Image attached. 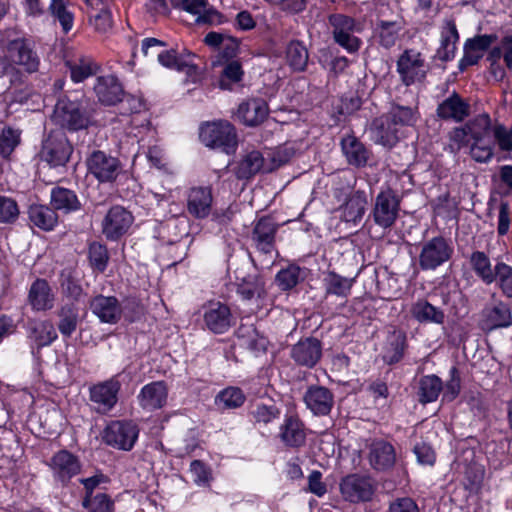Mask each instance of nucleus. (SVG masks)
I'll return each instance as SVG.
<instances>
[{
    "label": "nucleus",
    "instance_id": "obj_48",
    "mask_svg": "<svg viewBox=\"0 0 512 512\" xmlns=\"http://www.w3.org/2000/svg\"><path fill=\"white\" fill-rule=\"evenodd\" d=\"M470 147V155L477 162H487L493 156V135L483 136V139L475 138Z\"/></svg>",
    "mask_w": 512,
    "mask_h": 512
},
{
    "label": "nucleus",
    "instance_id": "obj_13",
    "mask_svg": "<svg viewBox=\"0 0 512 512\" xmlns=\"http://www.w3.org/2000/svg\"><path fill=\"white\" fill-rule=\"evenodd\" d=\"M397 72L406 86L423 80L426 69L421 54L415 50H405L397 61Z\"/></svg>",
    "mask_w": 512,
    "mask_h": 512
},
{
    "label": "nucleus",
    "instance_id": "obj_41",
    "mask_svg": "<svg viewBox=\"0 0 512 512\" xmlns=\"http://www.w3.org/2000/svg\"><path fill=\"white\" fill-rule=\"evenodd\" d=\"M402 28L401 22L398 21H379L377 33L380 45L387 49L393 47L399 39Z\"/></svg>",
    "mask_w": 512,
    "mask_h": 512
},
{
    "label": "nucleus",
    "instance_id": "obj_64",
    "mask_svg": "<svg viewBox=\"0 0 512 512\" xmlns=\"http://www.w3.org/2000/svg\"><path fill=\"white\" fill-rule=\"evenodd\" d=\"M492 135L494 143L497 142L501 150H512V126L510 130H507L504 126L497 125L493 129Z\"/></svg>",
    "mask_w": 512,
    "mask_h": 512
},
{
    "label": "nucleus",
    "instance_id": "obj_27",
    "mask_svg": "<svg viewBox=\"0 0 512 512\" xmlns=\"http://www.w3.org/2000/svg\"><path fill=\"white\" fill-rule=\"evenodd\" d=\"M9 53L11 60L23 67L28 73H34L39 67V58L29 47L25 40L17 39L10 43Z\"/></svg>",
    "mask_w": 512,
    "mask_h": 512
},
{
    "label": "nucleus",
    "instance_id": "obj_40",
    "mask_svg": "<svg viewBox=\"0 0 512 512\" xmlns=\"http://www.w3.org/2000/svg\"><path fill=\"white\" fill-rule=\"evenodd\" d=\"M275 235V226H254L251 238L259 251L268 254L275 248Z\"/></svg>",
    "mask_w": 512,
    "mask_h": 512
},
{
    "label": "nucleus",
    "instance_id": "obj_22",
    "mask_svg": "<svg viewBox=\"0 0 512 512\" xmlns=\"http://www.w3.org/2000/svg\"><path fill=\"white\" fill-rule=\"evenodd\" d=\"M368 461L377 471L391 469L396 461V452L393 445L384 440H375L369 446Z\"/></svg>",
    "mask_w": 512,
    "mask_h": 512
},
{
    "label": "nucleus",
    "instance_id": "obj_24",
    "mask_svg": "<svg viewBox=\"0 0 512 512\" xmlns=\"http://www.w3.org/2000/svg\"><path fill=\"white\" fill-rule=\"evenodd\" d=\"M279 437L288 447L298 448L306 442V432L303 422L294 415H286L280 426Z\"/></svg>",
    "mask_w": 512,
    "mask_h": 512
},
{
    "label": "nucleus",
    "instance_id": "obj_7",
    "mask_svg": "<svg viewBox=\"0 0 512 512\" xmlns=\"http://www.w3.org/2000/svg\"><path fill=\"white\" fill-rule=\"evenodd\" d=\"M139 436L138 425L131 420H114L105 428L104 442L116 449L130 451Z\"/></svg>",
    "mask_w": 512,
    "mask_h": 512
},
{
    "label": "nucleus",
    "instance_id": "obj_19",
    "mask_svg": "<svg viewBox=\"0 0 512 512\" xmlns=\"http://www.w3.org/2000/svg\"><path fill=\"white\" fill-rule=\"evenodd\" d=\"M90 309L102 323L116 324L122 316L121 305L114 296H95L90 301Z\"/></svg>",
    "mask_w": 512,
    "mask_h": 512
},
{
    "label": "nucleus",
    "instance_id": "obj_28",
    "mask_svg": "<svg viewBox=\"0 0 512 512\" xmlns=\"http://www.w3.org/2000/svg\"><path fill=\"white\" fill-rule=\"evenodd\" d=\"M458 40L459 34L455 21L453 19H445L441 30V42L437 49L436 57L444 62L453 59Z\"/></svg>",
    "mask_w": 512,
    "mask_h": 512
},
{
    "label": "nucleus",
    "instance_id": "obj_61",
    "mask_svg": "<svg viewBox=\"0 0 512 512\" xmlns=\"http://www.w3.org/2000/svg\"><path fill=\"white\" fill-rule=\"evenodd\" d=\"M134 221L132 213L121 205L109 209L104 224H131Z\"/></svg>",
    "mask_w": 512,
    "mask_h": 512
},
{
    "label": "nucleus",
    "instance_id": "obj_33",
    "mask_svg": "<svg viewBox=\"0 0 512 512\" xmlns=\"http://www.w3.org/2000/svg\"><path fill=\"white\" fill-rule=\"evenodd\" d=\"M241 345L247 348L255 356L264 354L267 350L268 340L260 335L253 327H242L238 331Z\"/></svg>",
    "mask_w": 512,
    "mask_h": 512
},
{
    "label": "nucleus",
    "instance_id": "obj_21",
    "mask_svg": "<svg viewBox=\"0 0 512 512\" xmlns=\"http://www.w3.org/2000/svg\"><path fill=\"white\" fill-rule=\"evenodd\" d=\"M436 114L442 120H451L459 123L469 116L470 105L458 93L453 92L439 103Z\"/></svg>",
    "mask_w": 512,
    "mask_h": 512
},
{
    "label": "nucleus",
    "instance_id": "obj_2",
    "mask_svg": "<svg viewBox=\"0 0 512 512\" xmlns=\"http://www.w3.org/2000/svg\"><path fill=\"white\" fill-rule=\"evenodd\" d=\"M328 23L331 27L333 40L348 53H356L362 40L357 34L363 31V25L351 16L335 13L328 17Z\"/></svg>",
    "mask_w": 512,
    "mask_h": 512
},
{
    "label": "nucleus",
    "instance_id": "obj_38",
    "mask_svg": "<svg viewBox=\"0 0 512 512\" xmlns=\"http://www.w3.org/2000/svg\"><path fill=\"white\" fill-rule=\"evenodd\" d=\"M309 54L305 45L298 41H291L286 48V61L295 72H303L308 64Z\"/></svg>",
    "mask_w": 512,
    "mask_h": 512
},
{
    "label": "nucleus",
    "instance_id": "obj_51",
    "mask_svg": "<svg viewBox=\"0 0 512 512\" xmlns=\"http://www.w3.org/2000/svg\"><path fill=\"white\" fill-rule=\"evenodd\" d=\"M49 11L53 18L60 23L64 33H68L72 29L74 17L63 0H51Z\"/></svg>",
    "mask_w": 512,
    "mask_h": 512
},
{
    "label": "nucleus",
    "instance_id": "obj_34",
    "mask_svg": "<svg viewBox=\"0 0 512 512\" xmlns=\"http://www.w3.org/2000/svg\"><path fill=\"white\" fill-rule=\"evenodd\" d=\"M442 390L443 382L438 376L425 375L419 380L418 400L422 404L434 402Z\"/></svg>",
    "mask_w": 512,
    "mask_h": 512
},
{
    "label": "nucleus",
    "instance_id": "obj_12",
    "mask_svg": "<svg viewBox=\"0 0 512 512\" xmlns=\"http://www.w3.org/2000/svg\"><path fill=\"white\" fill-rule=\"evenodd\" d=\"M512 325V312L508 304L495 301L487 304L480 313L479 326L484 331L507 328Z\"/></svg>",
    "mask_w": 512,
    "mask_h": 512
},
{
    "label": "nucleus",
    "instance_id": "obj_58",
    "mask_svg": "<svg viewBox=\"0 0 512 512\" xmlns=\"http://www.w3.org/2000/svg\"><path fill=\"white\" fill-rule=\"evenodd\" d=\"M20 134L12 128H4L0 133V155L8 157L19 143Z\"/></svg>",
    "mask_w": 512,
    "mask_h": 512
},
{
    "label": "nucleus",
    "instance_id": "obj_4",
    "mask_svg": "<svg viewBox=\"0 0 512 512\" xmlns=\"http://www.w3.org/2000/svg\"><path fill=\"white\" fill-rule=\"evenodd\" d=\"M339 490L344 501L352 504L364 503L372 500L376 483L368 475L353 473L340 480Z\"/></svg>",
    "mask_w": 512,
    "mask_h": 512
},
{
    "label": "nucleus",
    "instance_id": "obj_56",
    "mask_svg": "<svg viewBox=\"0 0 512 512\" xmlns=\"http://www.w3.org/2000/svg\"><path fill=\"white\" fill-rule=\"evenodd\" d=\"M253 420L259 424H268L279 418L280 410L275 405L258 403L250 412Z\"/></svg>",
    "mask_w": 512,
    "mask_h": 512
},
{
    "label": "nucleus",
    "instance_id": "obj_15",
    "mask_svg": "<svg viewBox=\"0 0 512 512\" xmlns=\"http://www.w3.org/2000/svg\"><path fill=\"white\" fill-rule=\"evenodd\" d=\"M322 344L314 337L299 340L290 350L291 359L299 366L313 368L321 359Z\"/></svg>",
    "mask_w": 512,
    "mask_h": 512
},
{
    "label": "nucleus",
    "instance_id": "obj_17",
    "mask_svg": "<svg viewBox=\"0 0 512 512\" xmlns=\"http://www.w3.org/2000/svg\"><path fill=\"white\" fill-rule=\"evenodd\" d=\"M167 398L168 388L164 381H154L144 385L137 395L139 406L148 412L164 407Z\"/></svg>",
    "mask_w": 512,
    "mask_h": 512
},
{
    "label": "nucleus",
    "instance_id": "obj_54",
    "mask_svg": "<svg viewBox=\"0 0 512 512\" xmlns=\"http://www.w3.org/2000/svg\"><path fill=\"white\" fill-rule=\"evenodd\" d=\"M495 282H497L503 295L512 298V267L504 262L496 263Z\"/></svg>",
    "mask_w": 512,
    "mask_h": 512
},
{
    "label": "nucleus",
    "instance_id": "obj_36",
    "mask_svg": "<svg viewBox=\"0 0 512 512\" xmlns=\"http://www.w3.org/2000/svg\"><path fill=\"white\" fill-rule=\"evenodd\" d=\"M397 132L396 126L385 116L375 119L372 124L374 140L383 146H393L398 139Z\"/></svg>",
    "mask_w": 512,
    "mask_h": 512
},
{
    "label": "nucleus",
    "instance_id": "obj_3",
    "mask_svg": "<svg viewBox=\"0 0 512 512\" xmlns=\"http://www.w3.org/2000/svg\"><path fill=\"white\" fill-rule=\"evenodd\" d=\"M200 140L211 148H218L226 153L234 151L237 145L235 128L228 121L206 123L200 129Z\"/></svg>",
    "mask_w": 512,
    "mask_h": 512
},
{
    "label": "nucleus",
    "instance_id": "obj_16",
    "mask_svg": "<svg viewBox=\"0 0 512 512\" xmlns=\"http://www.w3.org/2000/svg\"><path fill=\"white\" fill-rule=\"evenodd\" d=\"M49 466L53 477L61 483H67L81 470L78 458L67 450H60L50 459Z\"/></svg>",
    "mask_w": 512,
    "mask_h": 512
},
{
    "label": "nucleus",
    "instance_id": "obj_55",
    "mask_svg": "<svg viewBox=\"0 0 512 512\" xmlns=\"http://www.w3.org/2000/svg\"><path fill=\"white\" fill-rule=\"evenodd\" d=\"M83 507L89 512H114V502L111 497L105 493H98L94 497H84Z\"/></svg>",
    "mask_w": 512,
    "mask_h": 512
},
{
    "label": "nucleus",
    "instance_id": "obj_60",
    "mask_svg": "<svg viewBox=\"0 0 512 512\" xmlns=\"http://www.w3.org/2000/svg\"><path fill=\"white\" fill-rule=\"evenodd\" d=\"M18 216L19 208L16 201L6 196H0V222H14Z\"/></svg>",
    "mask_w": 512,
    "mask_h": 512
},
{
    "label": "nucleus",
    "instance_id": "obj_5",
    "mask_svg": "<svg viewBox=\"0 0 512 512\" xmlns=\"http://www.w3.org/2000/svg\"><path fill=\"white\" fill-rule=\"evenodd\" d=\"M91 115L80 102L60 99L55 105L53 120L70 131L85 129L90 124Z\"/></svg>",
    "mask_w": 512,
    "mask_h": 512
},
{
    "label": "nucleus",
    "instance_id": "obj_18",
    "mask_svg": "<svg viewBox=\"0 0 512 512\" xmlns=\"http://www.w3.org/2000/svg\"><path fill=\"white\" fill-rule=\"evenodd\" d=\"M399 199L394 191H381L375 200L373 215L377 224H393L399 212Z\"/></svg>",
    "mask_w": 512,
    "mask_h": 512
},
{
    "label": "nucleus",
    "instance_id": "obj_59",
    "mask_svg": "<svg viewBox=\"0 0 512 512\" xmlns=\"http://www.w3.org/2000/svg\"><path fill=\"white\" fill-rule=\"evenodd\" d=\"M89 259L95 269L103 272L109 259L106 247L100 243H92L89 247Z\"/></svg>",
    "mask_w": 512,
    "mask_h": 512
},
{
    "label": "nucleus",
    "instance_id": "obj_1",
    "mask_svg": "<svg viewBox=\"0 0 512 512\" xmlns=\"http://www.w3.org/2000/svg\"><path fill=\"white\" fill-rule=\"evenodd\" d=\"M51 204L53 208L45 205H32L29 208V217L33 224H55L58 215L55 210L65 213L79 209L80 203L76 194L66 188L57 187L51 192Z\"/></svg>",
    "mask_w": 512,
    "mask_h": 512
},
{
    "label": "nucleus",
    "instance_id": "obj_6",
    "mask_svg": "<svg viewBox=\"0 0 512 512\" xmlns=\"http://www.w3.org/2000/svg\"><path fill=\"white\" fill-rule=\"evenodd\" d=\"M86 166L88 173L99 183H112L122 172L120 160L101 150H94L88 155Z\"/></svg>",
    "mask_w": 512,
    "mask_h": 512
},
{
    "label": "nucleus",
    "instance_id": "obj_53",
    "mask_svg": "<svg viewBox=\"0 0 512 512\" xmlns=\"http://www.w3.org/2000/svg\"><path fill=\"white\" fill-rule=\"evenodd\" d=\"M243 70L238 61H230L226 64L222 71L219 86L223 90H231V84L241 81Z\"/></svg>",
    "mask_w": 512,
    "mask_h": 512
},
{
    "label": "nucleus",
    "instance_id": "obj_43",
    "mask_svg": "<svg viewBox=\"0 0 512 512\" xmlns=\"http://www.w3.org/2000/svg\"><path fill=\"white\" fill-rule=\"evenodd\" d=\"M245 399V394L240 388L231 386L217 394L215 403L222 409H236L244 404Z\"/></svg>",
    "mask_w": 512,
    "mask_h": 512
},
{
    "label": "nucleus",
    "instance_id": "obj_37",
    "mask_svg": "<svg viewBox=\"0 0 512 512\" xmlns=\"http://www.w3.org/2000/svg\"><path fill=\"white\" fill-rule=\"evenodd\" d=\"M29 338L38 347L50 345L56 338L57 333L53 324L49 321H33L29 323Z\"/></svg>",
    "mask_w": 512,
    "mask_h": 512
},
{
    "label": "nucleus",
    "instance_id": "obj_50",
    "mask_svg": "<svg viewBox=\"0 0 512 512\" xmlns=\"http://www.w3.org/2000/svg\"><path fill=\"white\" fill-rule=\"evenodd\" d=\"M67 65L71 79L76 83L94 75L98 70V66L89 58H80L73 63L68 62Z\"/></svg>",
    "mask_w": 512,
    "mask_h": 512
},
{
    "label": "nucleus",
    "instance_id": "obj_47",
    "mask_svg": "<svg viewBox=\"0 0 512 512\" xmlns=\"http://www.w3.org/2000/svg\"><path fill=\"white\" fill-rule=\"evenodd\" d=\"M159 63L167 68L174 69L177 71H185L190 74L195 71L196 67L192 65L188 60L177 55L175 50H166L158 54Z\"/></svg>",
    "mask_w": 512,
    "mask_h": 512
},
{
    "label": "nucleus",
    "instance_id": "obj_46",
    "mask_svg": "<svg viewBox=\"0 0 512 512\" xmlns=\"http://www.w3.org/2000/svg\"><path fill=\"white\" fill-rule=\"evenodd\" d=\"M264 159L259 151L248 152L240 161L237 168L238 178H249L258 173L263 167Z\"/></svg>",
    "mask_w": 512,
    "mask_h": 512
},
{
    "label": "nucleus",
    "instance_id": "obj_57",
    "mask_svg": "<svg viewBox=\"0 0 512 512\" xmlns=\"http://www.w3.org/2000/svg\"><path fill=\"white\" fill-rule=\"evenodd\" d=\"M394 125H411L415 122L414 111L410 107L395 106L385 116Z\"/></svg>",
    "mask_w": 512,
    "mask_h": 512
},
{
    "label": "nucleus",
    "instance_id": "obj_32",
    "mask_svg": "<svg viewBox=\"0 0 512 512\" xmlns=\"http://www.w3.org/2000/svg\"><path fill=\"white\" fill-rule=\"evenodd\" d=\"M90 9V22L100 33L112 28V16L108 4L104 0H84Z\"/></svg>",
    "mask_w": 512,
    "mask_h": 512
},
{
    "label": "nucleus",
    "instance_id": "obj_10",
    "mask_svg": "<svg viewBox=\"0 0 512 512\" xmlns=\"http://www.w3.org/2000/svg\"><path fill=\"white\" fill-rule=\"evenodd\" d=\"M120 389L121 382L115 375L92 385L89 388V399L98 413L106 414L116 406Z\"/></svg>",
    "mask_w": 512,
    "mask_h": 512
},
{
    "label": "nucleus",
    "instance_id": "obj_35",
    "mask_svg": "<svg viewBox=\"0 0 512 512\" xmlns=\"http://www.w3.org/2000/svg\"><path fill=\"white\" fill-rule=\"evenodd\" d=\"M470 264L475 274L487 285L495 282L496 264L492 266L489 257L482 251H474Z\"/></svg>",
    "mask_w": 512,
    "mask_h": 512
},
{
    "label": "nucleus",
    "instance_id": "obj_62",
    "mask_svg": "<svg viewBox=\"0 0 512 512\" xmlns=\"http://www.w3.org/2000/svg\"><path fill=\"white\" fill-rule=\"evenodd\" d=\"M190 473L193 481L199 486L209 485L212 479L210 469L200 460H194L191 462Z\"/></svg>",
    "mask_w": 512,
    "mask_h": 512
},
{
    "label": "nucleus",
    "instance_id": "obj_45",
    "mask_svg": "<svg viewBox=\"0 0 512 512\" xmlns=\"http://www.w3.org/2000/svg\"><path fill=\"white\" fill-rule=\"evenodd\" d=\"M306 277V269L297 265H289L276 275V282L282 290H290Z\"/></svg>",
    "mask_w": 512,
    "mask_h": 512
},
{
    "label": "nucleus",
    "instance_id": "obj_20",
    "mask_svg": "<svg viewBox=\"0 0 512 512\" xmlns=\"http://www.w3.org/2000/svg\"><path fill=\"white\" fill-rule=\"evenodd\" d=\"M306 407L316 416L328 415L334 404L332 392L323 386H311L304 394Z\"/></svg>",
    "mask_w": 512,
    "mask_h": 512
},
{
    "label": "nucleus",
    "instance_id": "obj_11",
    "mask_svg": "<svg viewBox=\"0 0 512 512\" xmlns=\"http://www.w3.org/2000/svg\"><path fill=\"white\" fill-rule=\"evenodd\" d=\"M453 253V247L443 237H434L426 242L419 256V265L423 270H435L448 261Z\"/></svg>",
    "mask_w": 512,
    "mask_h": 512
},
{
    "label": "nucleus",
    "instance_id": "obj_14",
    "mask_svg": "<svg viewBox=\"0 0 512 512\" xmlns=\"http://www.w3.org/2000/svg\"><path fill=\"white\" fill-rule=\"evenodd\" d=\"M203 321L212 333L223 334L232 326L233 317L226 304L211 301L203 306Z\"/></svg>",
    "mask_w": 512,
    "mask_h": 512
},
{
    "label": "nucleus",
    "instance_id": "obj_30",
    "mask_svg": "<svg viewBox=\"0 0 512 512\" xmlns=\"http://www.w3.org/2000/svg\"><path fill=\"white\" fill-rule=\"evenodd\" d=\"M342 152L347 162L357 168L364 167L369 159V151L364 144L353 135H347L341 140Z\"/></svg>",
    "mask_w": 512,
    "mask_h": 512
},
{
    "label": "nucleus",
    "instance_id": "obj_9",
    "mask_svg": "<svg viewBox=\"0 0 512 512\" xmlns=\"http://www.w3.org/2000/svg\"><path fill=\"white\" fill-rule=\"evenodd\" d=\"M491 118L488 114H480L469 120L464 126L456 127L450 132V140L456 145V149L469 145L470 141L483 136L491 135L493 132Z\"/></svg>",
    "mask_w": 512,
    "mask_h": 512
},
{
    "label": "nucleus",
    "instance_id": "obj_25",
    "mask_svg": "<svg viewBox=\"0 0 512 512\" xmlns=\"http://www.w3.org/2000/svg\"><path fill=\"white\" fill-rule=\"evenodd\" d=\"M212 192L209 187H193L188 193V212L197 219H204L211 212Z\"/></svg>",
    "mask_w": 512,
    "mask_h": 512
},
{
    "label": "nucleus",
    "instance_id": "obj_23",
    "mask_svg": "<svg viewBox=\"0 0 512 512\" xmlns=\"http://www.w3.org/2000/svg\"><path fill=\"white\" fill-rule=\"evenodd\" d=\"M96 96L104 105H115L123 98L124 91L118 79L113 75L98 77L94 86Z\"/></svg>",
    "mask_w": 512,
    "mask_h": 512
},
{
    "label": "nucleus",
    "instance_id": "obj_63",
    "mask_svg": "<svg viewBox=\"0 0 512 512\" xmlns=\"http://www.w3.org/2000/svg\"><path fill=\"white\" fill-rule=\"evenodd\" d=\"M443 400L453 401L460 393L461 379L456 367L450 369V379L443 386Z\"/></svg>",
    "mask_w": 512,
    "mask_h": 512
},
{
    "label": "nucleus",
    "instance_id": "obj_52",
    "mask_svg": "<svg viewBox=\"0 0 512 512\" xmlns=\"http://www.w3.org/2000/svg\"><path fill=\"white\" fill-rule=\"evenodd\" d=\"M60 288L63 295L78 301L83 294L79 280L71 270L65 269L60 274Z\"/></svg>",
    "mask_w": 512,
    "mask_h": 512
},
{
    "label": "nucleus",
    "instance_id": "obj_29",
    "mask_svg": "<svg viewBox=\"0 0 512 512\" xmlns=\"http://www.w3.org/2000/svg\"><path fill=\"white\" fill-rule=\"evenodd\" d=\"M410 313L420 324L443 325L445 322L444 311L425 299H419L413 303L410 308Z\"/></svg>",
    "mask_w": 512,
    "mask_h": 512
},
{
    "label": "nucleus",
    "instance_id": "obj_8",
    "mask_svg": "<svg viewBox=\"0 0 512 512\" xmlns=\"http://www.w3.org/2000/svg\"><path fill=\"white\" fill-rule=\"evenodd\" d=\"M73 148L66 134L62 130H55L49 133L47 138L43 141L42 149L40 152L41 159L47 162L52 167L65 165L71 154Z\"/></svg>",
    "mask_w": 512,
    "mask_h": 512
},
{
    "label": "nucleus",
    "instance_id": "obj_31",
    "mask_svg": "<svg viewBox=\"0 0 512 512\" xmlns=\"http://www.w3.org/2000/svg\"><path fill=\"white\" fill-rule=\"evenodd\" d=\"M28 300L36 311L50 310L54 305V295L48 282L44 279H37L32 283Z\"/></svg>",
    "mask_w": 512,
    "mask_h": 512
},
{
    "label": "nucleus",
    "instance_id": "obj_42",
    "mask_svg": "<svg viewBox=\"0 0 512 512\" xmlns=\"http://www.w3.org/2000/svg\"><path fill=\"white\" fill-rule=\"evenodd\" d=\"M354 279L343 277L335 272H328L324 277V285L327 294L347 297L353 286Z\"/></svg>",
    "mask_w": 512,
    "mask_h": 512
},
{
    "label": "nucleus",
    "instance_id": "obj_49",
    "mask_svg": "<svg viewBox=\"0 0 512 512\" xmlns=\"http://www.w3.org/2000/svg\"><path fill=\"white\" fill-rule=\"evenodd\" d=\"M405 347L406 336L401 332H395L385 350L383 356L384 361L389 365L398 363L404 356Z\"/></svg>",
    "mask_w": 512,
    "mask_h": 512
},
{
    "label": "nucleus",
    "instance_id": "obj_44",
    "mask_svg": "<svg viewBox=\"0 0 512 512\" xmlns=\"http://www.w3.org/2000/svg\"><path fill=\"white\" fill-rule=\"evenodd\" d=\"M366 200L360 195L352 196L341 207V219L346 223L361 221L365 212Z\"/></svg>",
    "mask_w": 512,
    "mask_h": 512
},
{
    "label": "nucleus",
    "instance_id": "obj_39",
    "mask_svg": "<svg viewBox=\"0 0 512 512\" xmlns=\"http://www.w3.org/2000/svg\"><path fill=\"white\" fill-rule=\"evenodd\" d=\"M58 330L64 337H70L77 329L79 310L73 303L65 304L58 312Z\"/></svg>",
    "mask_w": 512,
    "mask_h": 512
},
{
    "label": "nucleus",
    "instance_id": "obj_26",
    "mask_svg": "<svg viewBox=\"0 0 512 512\" xmlns=\"http://www.w3.org/2000/svg\"><path fill=\"white\" fill-rule=\"evenodd\" d=\"M268 111L265 100L252 98L239 105L237 116L245 125L257 126L266 119Z\"/></svg>",
    "mask_w": 512,
    "mask_h": 512
}]
</instances>
